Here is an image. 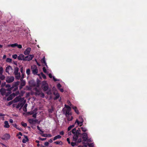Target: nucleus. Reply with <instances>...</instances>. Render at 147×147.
I'll return each mask as SVG.
<instances>
[{
	"label": "nucleus",
	"mask_w": 147,
	"mask_h": 147,
	"mask_svg": "<svg viewBox=\"0 0 147 147\" xmlns=\"http://www.w3.org/2000/svg\"><path fill=\"white\" fill-rule=\"evenodd\" d=\"M5 86V87L7 88L6 89L1 88L0 90V92L1 95L3 96L5 95L6 96H8L9 95V85H5V83H3L1 85L2 87Z\"/></svg>",
	"instance_id": "1"
},
{
	"label": "nucleus",
	"mask_w": 147,
	"mask_h": 147,
	"mask_svg": "<svg viewBox=\"0 0 147 147\" xmlns=\"http://www.w3.org/2000/svg\"><path fill=\"white\" fill-rule=\"evenodd\" d=\"M20 82L17 81V82H14L12 86L11 87L10 85V94L11 93V91L12 90L13 91H16L18 89V86Z\"/></svg>",
	"instance_id": "2"
},
{
	"label": "nucleus",
	"mask_w": 147,
	"mask_h": 147,
	"mask_svg": "<svg viewBox=\"0 0 147 147\" xmlns=\"http://www.w3.org/2000/svg\"><path fill=\"white\" fill-rule=\"evenodd\" d=\"M34 57V55H30L25 57L24 61H30Z\"/></svg>",
	"instance_id": "3"
},
{
	"label": "nucleus",
	"mask_w": 147,
	"mask_h": 147,
	"mask_svg": "<svg viewBox=\"0 0 147 147\" xmlns=\"http://www.w3.org/2000/svg\"><path fill=\"white\" fill-rule=\"evenodd\" d=\"M31 68L32 73L34 74H37L38 72V70L37 67L35 66H32Z\"/></svg>",
	"instance_id": "4"
},
{
	"label": "nucleus",
	"mask_w": 147,
	"mask_h": 147,
	"mask_svg": "<svg viewBox=\"0 0 147 147\" xmlns=\"http://www.w3.org/2000/svg\"><path fill=\"white\" fill-rule=\"evenodd\" d=\"M19 94V91H17L15 93L13 92L12 94H10V100H11L13 98Z\"/></svg>",
	"instance_id": "5"
},
{
	"label": "nucleus",
	"mask_w": 147,
	"mask_h": 147,
	"mask_svg": "<svg viewBox=\"0 0 147 147\" xmlns=\"http://www.w3.org/2000/svg\"><path fill=\"white\" fill-rule=\"evenodd\" d=\"M23 100L21 98V96L19 95L18 96H17L13 100V101L15 102H17L19 101H22Z\"/></svg>",
	"instance_id": "6"
},
{
	"label": "nucleus",
	"mask_w": 147,
	"mask_h": 147,
	"mask_svg": "<svg viewBox=\"0 0 147 147\" xmlns=\"http://www.w3.org/2000/svg\"><path fill=\"white\" fill-rule=\"evenodd\" d=\"M42 87L44 91L45 92L47 90L49 89V86L47 84L44 85L43 84Z\"/></svg>",
	"instance_id": "7"
},
{
	"label": "nucleus",
	"mask_w": 147,
	"mask_h": 147,
	"mask_svg": "<svg viewBox=\"0 0 147 147\" xmlns=\"http://www.w3.org/2000/svg\"><path fill=\"white\" fill-rule=\"evenodd\" d=\"M31 51V48L30 47L27 48L24 52V54L26 55H28Z\"/></svg>",
	"instance_id": "8"
},
{
	"label": "nucleus",
	"mask_w": 147,
	"mask_h": 147,
	"mask_svg": "<svg viewBox=\"0 0 147 147\" xmlns=\"http://www.w3.org/2000/svg\"><path fill=\"white\" fill-rule=\"evenodd\" d=\"M24 55L22 54H21L18 57V59L19 60H23L24 61Z\"/></svg>",
	"instance_id": "9"
},
{
	"label": "nucleus",
	"mask_w": 147,
	"mask_h": 147,
	"mask_svg": "<svg viewBox=\"0 0 147 147\" xmlns=\"http://www.w3.org/2000/svg\"><path fill=\"white\" fill-rule=\"evenodd\" d=\"M83 138L84 141H86L87 140L88 137L86 133L84 132L82 134Z\"/></svg>",
	"instance_id": "10"
},
{
	"label": "nucleus",
	"mask_w": 147,
	"mask_h": 147,
	"mask_svg": "<svg viewBox=\"0 0 147 147\" xmlns=\"http://www.w3.org/2000/svg\"><path fill=\"white\" fill-rule=\"evenodd\" d=\"M71 108L74 110L75 112L77 114L79 115V111L76 107L72 106Z\"/></svg>",
	"instance_id": "11"
},
{
	"label": "nucleus",
	"mask_w": 147,
	"mask_h": 147,
	"mask_svg": "<svg viewBox=\"0 0 147 147\" xmlns=\"http://www.w3.org/2000/svg\"><path fill=\"white\" fill-rule=\"evenodd\" d=\"M24 137L26 139H23L22 140V142L23 143H25L27 142H28V141H29V139H28L27 136H26V135H24Z\"/></svg>",
	"instance_id": "12"
},
{
	"label": "nucleus",
	"mask_w": 147,
	"mask_h": 147,
	"mask_svg": "<svg viewBox=\"0 0 147 147\" xmlns=\"http://www.w3.org/2000/svg\"><path fill=\"white\" fill-rule=\"evenodd\" d=\"M71 110H66L65 115L66 116H67L69 115H71V112H70Z\"/></svg>",
	"instance_id": "13"
},
{
	"label": "nucleus",
	"mask_w": 147,
	"mask_h": 147,
	"mask_svg": "<svg viewBox=\"0 0 147 147\" xmlns=\"http://www.w3.org/2000/svg\"><path fill=\"white\" fill-rule=\"evenodd\" d=\"M24 103L22 102H19L16 106V108L17 109L19 108L20 107L22 108L24 105Z\"/></svg>",
	"instance_id": "14"
},
{
	"label": "nucleus",
	"mask_w": 147,
	"mask_h": 147,
	"mask_svg": "<svg viewBox=\"0 0 147 147\" xmlns=\"http://www.w3.org/2000/svg\"><path fill=\"white\" fill-rule=\"evenodd\" d=\"M53 94L55 95L56 96L54 98V100H56L58 99L60 96L59 94L58 93H55V92L53 93Z\"/></svg>",
	"instance_id": "15"
},
{
	"label": "nucleus",
	"mask_w": 147,
	"mask_h": 147,
	"mask_svg": "<svg viewBox=\"0 0 147 147\" xmlns=\"http://www.w3.org/2000/svg\"><path fill=\"white\" fill-rule=\"evenodd\" d=\"M77 123L78 125H80V126H81L83 125V121L80 122L77 119L75 122V123Z\"/></svg>",
	"instance_id": "16"
},
{
	"label": "nucleus",
	"mask_w": 147,
	"mask_h": 147,
	"mask_svg": "<svg viewBox=\"0 0 147 147\" xmlns=\"http://www.w3.org/2000/svg\"><path fill=\"white\" fill-rule=\"evenodd\" d=\"M78 137V136H77L76 135V134H74V135L73 136V139L75 141H76L77 140Z\"/></svg>",
	"instance_id": "17"
},
{
	"label": "nucleus",
	"mask_w": 147,
	"mask_h": 147,
	"mask_svg": "<svg viewBox=\"0 0 147 147\" xmlns=\"http://www.w3.org/2000/svg\"><path fill=\"white\" fill-rule=\"evenodd\" d=\"M61 138V136L60 135H57L53 138V140L55 141L58 139H59Z\"/></svg>",
	"instance_id": "18"
},
{
	"label": "nucleus",
	"mask_w": 147,
	"mask_h": 147,
	"mask_svg": "<svg viewBox=\"0 0 147 147\" xmlns=\"http://www.w3.org/2000/svg\"><path fill=\"white\" fill-rule=\"evenodd\" d=\"M21 80V83L20 85L22 86H24L26 84V82L24 80Z\"/></svg>",
	"instance_id": "19"
},
{
	"label": "nucleus",
	"mask_w": 147,
	"mask_h": 147,
	"mask_svg": "<svg viewBox=\"0 0 147 147\" xmlns=\"http://www.w3.org/2000/svg\"><path fill=\"white\" fill-rule=\"evenodd\" d=\"M41 62L42 63H43L45 64V65L47 67V64L46 63V61L45 59V57H43L42 59L41 60Z\"/></svg>",
	"instance_id": "20"
},
{
	"label": "nucleus",
	"mask_w": 147,
	"mask_h": 147,
	"mask_svg": "<svg viewBox=\"0 0 147 147\" xmlns=\"http://www.w3.org/2000/svg\"><path fill=\"white\" fill-rule=\"evenodd\" d=\"M3 138L5 140L8 139L9 138V135L8 134H6L3 136Z\"/></svg>",
	"instance_id": "21"
},
{
	"label": "nucleus",
	"mask_w": 147,
	"mask_h": 147,
	"mask_svg": "<svg viewBox=\"0 0 147 147\" xmlns=\"http://www.w3.org/2000/svg\"><path fill=\"white\" fill-rule=\"evenodd\" d=\"M36 90L35 95H40L41 93L42 92L40 91L39 90L37 89H36Z\"/></svg>",
	"instance_id": "22"
},
{
	"label": "nucleus",
	"mask_w": 147,
	"mask_h": 147,
	"mask_svg": "<svg viewBox=\"0 0 147 147\" xmlns=\"http://www.w3.org/2000/svg\"><path fill=\"white\" fill-rule=\"evenodd\" d=\"M29 122L31 124H34L35 123L34 122V120L33 119H30L28 120Z\"/></svg>",
	"instance_id": "23"
},
{
	"label": "nucleus",
	"mask_w": 147,
	"mask_h": 147,
	"mask_svg": "<svg viewBox=\"0 0 147 147\" xmlns=\"http://www.w3.org/2000/svg\"><path fill=\"white\" fill-rule=\"evenodd\" d=\"M5 125H4V127L6 128H9V123L7 121H5L4 122Z\"/></svg>",
	"instance_id": "24"
},
{
	"label": "nucleus",
	"mask_w": 147,
	"mask_h": 147,
	"mask_svg": "<svg viewBox=\"0 0 147 147\" xmlns=\"http://www.w3.org/2000/svg\"><path fill=\"white\" fill-rule=\"evenodd\" d=\"M15 77L16 79L17 80H19L20 79L21 76L20 75V74L19 73L18 74H15Z\"/></svg>",
	"instance_id": "25"
},
{
	"label": "nucleus",
	"mask_w": 147,
	"mask_h": 147,
	"mask_svg": "<svg viewBox=\"0 0 147 147\" xmlns=\"http://www.w3.org/2000/svg\"><path fill=\"white\" fill-rule=\"evenodd\" d=\"M66 117H67V119L68 121H71L73 118V117L71 116V115L67 116Z\"/></svg>",
	"instance_id": "26"
},
{
	"label": "nucleus",
	"mask_w": 147,
	"mask_h": 147,
	"mask_svg": "<svg viewBox=\"0 0 147 147\" xmlns=\"http://www.w3.org/2000/svg\"><path fill=\"white\" fill-rule=\"evenodd\" d=\"M54 143L56 144H60L62 145L63 144V143L61 141H58L55 142Z\"/></svg>",
	"instance_id": "27"
},
{
	"label": "nucleus",
	"mask_w": 147,
	"mask_h": 147,
	"mask_svg": "<svg viewBox=\"0 0 147 147\" xmlns=\"http://www.w3.org/2000/svg\"><path fill=\"white\" fill-rule=\"evenodd\" d=\"M27 106V104H25L23 108V110L24 112H26L27 111V109L26 107Z\"/></svg>",
	"instance_id": "28"
},
{
	"label": "nucleus",
	"mask_w": 147,
	"mask_h": 147,
	"mask_svg": "<svg viewBox=\"0 0 147 147\" xmlns=\"http://www.w3.org/2000/svg\"><path fill=\"white\" fill-rule=\"evenodd\" d=\"M17 43H14L13 44H10V46L13 48L15 47H17Z\"/></svg>",
	"instance_id": "29"
},
{
	"label": "nucleus",
	"mask_w": 147,
	"mask_h": 147,
	"mask_svg": "<svg viewBox=\"0 0 147 147\" xmlns=\"http://www.w3.org/2000/svg\"><path fill=\"white\" fill-rule=\"evenodd\" d=\"M14 80V78L13 76H11L10 77V83L12 82H13Z\"/></svg>",
	"instance_id": "30"
},
{
	"label": "nucleus",
	"mask_w": 147,
	"mask_h": 147,
	"mask_svg": "<svg viewBox=\"0 0 147 147\" xmlns=\"http://www.w3.org/2000/svg\"><path fill=\"white\" fill-rule=\"evenodd\" d=\"M12 125H13V127H15V128H16L17 129H18V130H20V129L18 127L17 125L15 123L12 124Z\"/></svg>",
	"instance_id": "31"
},
{
	"label": "nucleus",
	"mask_w": 147,
	"mask_h": 147,
	"mask_svg": "<svg viewBox=\"0 0 147 147\" xmlns=\"http://www.w3.org/2000/svg\"><path fill=\"white\" fill-rule=\"evenodd\" d=\"M22 125L24 127H26L27 126V124L26 123H24V122H22L21 123Z\"/></svg>",
	"instance_id": "32"
},
{
	"label": "nucleus",
	"mask_w": 147,
	"mask_h": 147,
	"mask_svg": "<svg viewBox=\"0 0 147 147\" xmlns=\"http://www.w3.org/2000/svg\"><path fill=\"white\" fill-rule=\"evenodd\" d=\"M26 73L28 75H29L30 74V70L29 69H27Z\"/></svg>",
	"instance_id": "33"
},
{
	"label": "nucleus",
	"mask_w": 147,
	"mask_h": 147,
	"mask_svg": "<svg viewBox=\"0 0 147 147\" xmlns=\"http://www.w3.org/2000/svg\"><path fill=\"white\" fill-rule=\"evenodd\" d=\"M47 94L48 95H50L51 94V92L50 89L48 90V91L46 92Z\"/></svg>",
	"instance_id": "34"
},
{
	"label": "nucleus",
	"mask_w": 147,
	"mask_h": 147,
	"mask_svg": "<svg viewBox=\"0 0 147 147\" xmlns=\"http://www.w3.org/2000/svg\"><path fill=\"white\" fill-rule=\"evenodd\" d=\"M65 106L67 109V110H71V108L69 106L65 105Z\"/></svg>",
	"instance_id": "35"
},
{
	"label": "nucleus",
	"mask_w": 147,
	"mask_h": 147,
	"mask_svg": "<svg viewBox=\"0 0 147 147\" xmlns=\"http://www.w3.org/2000/svg\"><path fill=\"white\" fill-rule=\"evenodd\" d=\"M81 129L83 132H86L87 131V129L85 127H81Z\"/></svg>",
	"instance_id": "36"
},
{
	"label": "nucleus",
	"mask_w": 147,
	"mask_h": 147,
	"mask_svg": "<svg viewBox=\"0 0 147 147\" xmlns=\"http://www.w3.org/2000/svg\"><path fill=\"white\" fill-rule=\"evenodd\" d=\"M18 68H17L16 69L15 71H14V73L15 74H18Z\"/></svg>",
	"instance_id": "37"
},
{
	"label": "nucleus",
	"mask_w": 147,
	"mask_h": 147,
	"mask_svg": "<svg viewBox=\"0 0 147 147\" xmlns=\"http://www.w3.org/2000/svg\"><path fill=\"white\" fill-rule=\"evenodd\" d=\"M3 68L2 67L0 68V74L2 75L3 73Z\"/></svg>",
	"instance_id": "38"
},
{
	"label": "nucleus",
	"mask_w": 147,
	"mask_h": 147,
	"mask_svg": "<svg viewBox=\"0 0 147 147\" xmlns=\"http://www.w3.org/2000/svg\"><path fill=\"white\" fill-rule=\"evenodd\" d=\"M75 134H76V135L77 136H79V134H80V133L79 132V130H76V131L75 132Z\"/></svg>",
	"instance_id": "39"
},
{
	"label": "nucleus",
	"mask_w": 147,
	"mask_h": 147,
	"mask_svg": "<svg viewBox=\"0 0 147 147\" xmlns=\"http://www.w3.org/2000/svg\"><path fill=\"white\" fill-rule=\"evenodd\" d=\"M37 129L39 130L40 132H41L42 133H43L44 132V131H42L41 129H40V127H39V126H37Z\"/></svg>",
	"instance_id": "40"
},
{
	"label": "nucleus",
	"mask_w": 147,
	"mask_h": 147,
	"mask_svg": "<svg viewBox=\"0 0 147 147\" xmlns=\"http://www.w3.org/2000/svg\"><path fill=\"white\" fill-rule=\"evenodd\" d=\"M41 76H42V78L44 79H45L46 78V76L42 72H41Z\"/></svg>",
	"instance_id": "41"
},
{
	"label": "nucleus",
	"mask_w": 147,
	"mask_h": 147,
	"mask_svg": "<svg viewBox=\"0 0 147 147\" xmlns=\"http://www.w3.org/2000/svg\"><path fill=\"white\" fill-rule=\"evenodd\" d=\"M12 58L14 59H16L18 57V56L17 54H14L12 55Z\"/></svg>",
	"instance_id": "42"
},
{
	"label": "nucleus",
	"mask_w": 147,
	"mask_h": 147,
	"mask_svg": "<svg viewBox=\"0 0 147 147\" xmlns=\"http://www.w3.org/2000/svg\"><path fill=\"white\" fill-rule=\"evenodd\" d=\"M9 66H8L6 68V71L7 72L8 74H9Z\"/></svg>",
	"instance_id": "43"
},
{
	"label": "nucleus",
	"mask_w": 147,
	"mask_h": 147,
	"mask_svg": "<svg viewBox=\"0 0 147 147\" xmlns=\"http://www.w3.org/2000/svg\"><path fill=\"white\" fill-rule=\"evenodd\" d=\"M39 96H40L42 98H44L45 97V94L44 93L41 92L40 94V95Z\"/></svg>",
	"instance_id": "44"
},
{
	"label": "nucleus",
	"mask_w": 147,
	"mask_h": 147,
	"mask_svg": "<svg viewBox=\"0 0 147 147\" xmlns=\"http://www.w3.org/2000/svg\"><path fill=\"white\" fill-rule=\"evenodd\" d=\"M5 77L3 75H1L0 76V79L1 80H3L5 79Z\"/></svg>",
	"instance_id": "45"
},
{
	"label": "nucleus",
	"mask_w": 147,
	"mask_h": 147,
	"mask_svg": "<svg viewBox=\"0 0 147 147\" xmlns=\"http://www.w3.org/2000/svg\"><path fill=\"white\" fill-rule=\"evenodd\" d=\"M76 128H74L72 130V131H71V132H72V133L73 134H75V132H76Z\"/></svg>",
	"instance_id": "46"
},
{
	"label": "nucleus",
	"mask_w": 147,
	"mask_h": 147,
	"mask_svg": "<svg viewBox=\"0 0 147 147\" xmlns=\"http://www.w3.org/2000/svg\"><path fill=\"white\" fill-rule=\"evenodd\" d=\"M42 69L43 72L45 73H46L47 72V69L45 67H43L42 68Z\"/></svg>",
	"instance_id": "47"
},
{
	"label": "nucleus",
	"mask_w": 147,
	"mask_h": 147,
	"mask_svg": "<svg viewBox=\"0 0 147 147\" xmlns=\"http://www.w3.org/2000/svg\"><path fill=\"white\" fill-rule=\"evenodd\" d=\"M57 86L58 88L59 89L61 87V85L59 83L57 84Z\"/></svg>",
	"instance_id": "48"
},
{
	"label": "nucleus",
	"mask_w": 147,
	"mask_h": 147,
	"mask_svg": "<svg viewBox=\"0 0 147 147\" xmlns=\"http://www.w3.org/2000/svg\"><path fill=\"white\" fill-rule=\"evenodd\" d=\"M88 145L89 147H92L93 146V143H88Z\"/></svg>",
	"instance_id": "49"
},
{
	"label": "nucleus",
	"mask_w": 147,
	"mask_h": 147,
	"mask_svg": "<svg viewBox=\"0 0 147 147\" xmlns=\"http://www.w3.org/2000/svg\"><path fill=\"white\" fill-rule=\"evenodd\" d=\"M20 71L21 73L22 74L24 72V71L23 68V67H22L20 69Z\"/></svg>",
	"instance_id": "50"
},
{
	"label": "nucleus",
	"mask_w": 147,
	"mask_h": 147,
	"mask_svg": "<svg viewBox=\"0 0 147 147\" xmlns=\"http://www.w3.org/2000/svg\"><path fill=\"white\" fill-rule=\"evenodd\" d=\"M46 139V138H39V140L41 141H44Z\"/></svg>",
	"instance_id": "51"
},
{
	"label": "nucleus",
	"mask_w": 147,
	"mask_h": 147,
	"mask_svg": "<svg viewBox=\"0 0 147 147\" xmlns=\"http://www.w3.org/2000/svg\"><path fill=\"white\" fill-rule=\"evenodd\" d=\"M76 144V143L75 142H72L71 143V145L72 146H74Z\"/></svg>",
	"instance_id": "52"
},
{
	"label": "nucleus",
	"mask_w": 147,
	"mask_h": 147,
	"mask_svg": "<svg viewBox=\"0 0 147 147\" xmlns=\"http://www.w3.org/2000/svg\"><path fill=\"white\" fill-rule=\"evenodd\" d=\"M37 113H36L35 114H34L32 115V117L34 118H36V117Z\"/></svg>",
	"instance_id": "53"
},
{
	"label": "nucleus",
	"mask_w": 147,
	"mask_h": 147,
	"mask_svg": "<svg viewBox=\"0 0 147 147\" xmlns=\"http://www.w3.org/2000/svg\"><path fill=\"white\" fill-rule=\"evenodd\" d=\"M17 47L19 49H21L22 48V46L20 45H18L17 46Z\"/></svg>",
	"instance_id": "54"
},
{
	"label": "nucleus",
	"mask_w": 147,
	"mask_h": 147,
	"mask_svg": "<svg viewBox=\"0 0 147 147\" xmlns=\"http://www.w3.org/2000/svg\"><path fill=\"white\" fill-rule=\"evenodd\" d=\"M53 79L54 81H55V82L59 80H58V79H57L56 78H55L54 77H53Z\"/></svg>",
	"instance_id": "55"
},
{
	"label": "nucleus",
	"mask_w": 147,
	"mask_h": 147,
	"mask_svg": "<svg viewBox=\"0 0 147 147\" xmlns=\"http://www.w3.org/2000/svg\"><path fill=\"white\" fill-rule=\"evenodd\" d=\"M59 134L60 135H63L64 134V132L63 131H62L60 132Z\"/></svg>",
	"instance_id": "56"
},
{
	"label": "nucleus",
	"mask_w": 147,
	"mask_h": 147,
	"mask_svg": "<svg viewBox=\"0 0 147 147\" xmlns=\"http://www.w3.org/2000/svg\"><path fill=\"white\" fill-rule=\"evenodd\" d=\"M24 77V74L23 73L22 74V77L21 78L20 80H24L23 78Z\"/></svg>",
	"instance_id": "57"
},
{
	"label": "nucleus",
	"mask_w": 147,
	"mask_h": 147,
	"mask_svg": "<svg viewBox=\"0 0 147 147\" xmlns=\"http://www.w3.org/2000/svg\"><path fill=\"white\" fill-rule=\"evenodd\" d=\"M44 144L45 146H48L49 144V143L48 142H46Z\"/></svg>",
	"instance_id": "58"
},
{
	"label": "nucleus",
	"mask_w": 147,
	"mask_h": 147,
	"mask_svg": "<svg viewBox=\"0 0 147 147\" xmlns=\"http://www.w3.org/2000/svg\"><path fill=\"white\" fill-rule=\"evenodd\" d=\"M67 141L68 142V143L69 144H70V140H69V138H67Z\"/></svg>",
	"instance_id": "59"
},
{
	"label": "nucleus",
	"mask_w": 147,
	"mask_h": 147,
	"mask_svg": "<svg viewBox=\"0 0 147 147\" xmlns=\"http://www.w3.org/2000/svg\"><path fill=\"white\" fill-rule=\"evenodd\" d=\"M71 128H72V127H71V126H70L68 128L67 130L68 131H70Z\"/></svg>",
	"instance_id": "60"
},
{
	"label": "nucleus",
	"mask_w": 147,
	"mask_h": 147,
	"mask_svg": "<svg viewBox=\"0 0 147 147\" xmlns=\"http://www.w3.org/2000/svg\"><path fill=\"white\" fill-rule=\"evenodd\" d=\"M67 103L71 107L72 106H73L72 104H71L70 102L69 101H67Z\"/></svg>",
	"instance_id": "61"
},
{
	"label": "nucleus",
	"mask_w": 147,
	"mask_h": 147,
	"mask_svg": "<svg viewBox=\"0 0 147 147\" xmlns=\"http://www.w3.org/2000/svg\"><path fill=\"white\" fill-rule=\"evenodd\" d=\"M49 77L50 78H52V74L51 73L49 74Z\"/></svg>",
	"instance_id": "62"
},
{
	"label": "nucleus",
	"mask_w": 147,
	"mask_h": 147,
	"mask_svg": "<svg viewBox=\"0 0 147 147\" xmlns=\"http://www.w3.org/2000/svg\"><path fill=\"white\" fill-rule=\"evenodd\" d=\"M61 92H63V88H59V89Z\"/></svg>",
	"instance_id": "63"
},
{
	"label": "nucleus",
	"mask_w": 147,
	"mask_h": 147,
	"mask_svg": "<svg viewBox=\"0 0 147 147\" xmlns=\"http://www.w3.org/2000/svg\"><path fill=\"white\" fill-rule=\"evenodd\" d=\"M5 115L4 114H3L1 113H0V117H3V116H4Z\"/></svg>",
	"instance_id": "64"
}]
</instances>
